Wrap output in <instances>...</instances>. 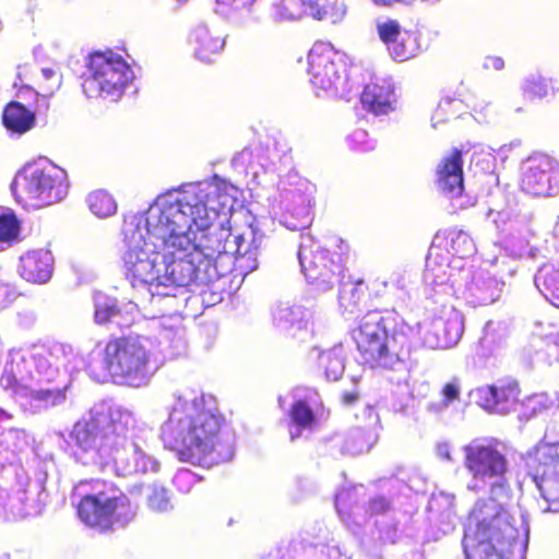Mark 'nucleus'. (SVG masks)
I'll return each mask as SVG.
<instances>
[{"label":"nucleus","mask_w":559,"mask_h":559,"mask_svg":"<svg viewBox=\"0 0 559 559\" xmlns=\"http://www.w3.org/2000/svg\"><path fill=\"white\" fill-rule=\"evenodd\" d=\"M252 3L254 2V0H250Z\"/></svg>","instance_id":"nucleus-46"},{"label":"nucleus","mask_w":559,"mask_h":559,"mask_svg":"<svg viewBox=\"0 0 559 559\" xmlns=\"http://www.w3.org/2000/svg\"><path fill=\"white\" fill-rule=\"evenodd\" d=\"M69 188L67 171L51 162L25 166L14 181L17 201L24 206L36 209L62 201Z\"/></svg>","instance_id":"nucleus-6"},{"label":"nucleus","mask_w":559,"mask_h":559,"mask_svg":"<svg viewBox=\"0 0 559 559\" xmlns=\"http://www.w3.org/2000/svg\"><path fill=\"white\" fill-rule=\"evenodd\" d=\"M152 360L148 342L141 335L111 337L103 352V364L108 373L117 383L133 388L147 382Z\"/></svg>","instance_id":"nucleus-5"},{"label":"nucleus","mask_w":559,"mask_h":559,"mask_svg":"<svg viewBox=\"0 0 559 559\" xmlns=\"http://www.w3.org/2000/svg\"><path fill=\"white\" fill-rule=\"evenodd\" d=\"M299 261L308 283L320 290L333 288L336 283H340L344 272L341 255L325 249H318L309 253L300 251Z\"/></svg>","instance_id":"nucleus-11"},{"label":"nucleus","mask_w":559,"mask_h":559,"mask_svg":"<svg viewBox=\"0 0 559 559\" xmlns=\"http://www.w3.org/2000/svg\"><path fill=\"white\" fill-rule=\"evenodd\" d=\"M52 257L48 250L28 251L20 258V274L31 283H45L52 273Z\"/></svg>","instance_id":"nucleus-20"},{"label":"nucleus","mask_w":559,"mask_h":559,"mask_svg":"<svg viewBox=\"0 0 559 559\" xmlns=\"http://www.w3.org/2000/svg\"><path fill=\"white\" fill-rule=\"evenodd\" d=\"M90 210L98 217H107L116 213L117 203L112 195L105 190H96L87 198Z\"/></svg>","instance_id":"nucleus-27"},{"label":"nucleus","mask_w":559,"mask_h":559,"mask_svg":"<svg viewBox=\"0 0 559 559\" xmlns=\"http://www.w3.org/2000/svg\"><path fill=\"white\" fill-rule=\"evenodd\" d=\"M103 432L97 417H92L88 420L78 421L72 431L71 439L83 451H88L96 447L106 445L103 442Z\"/></svg>","instance_id":"nucleus-23"},{"label":"nucleus","mask_w":559,"mask_h":559,"mask_svg":"<svg viewBox=\"0 0 559 559\" xmlns=\"http://www.w3.org/2000/svg\"><path fill=\"white\" fill-rule=\"evenodd\" d=\"M88 485L93 492L85 493L76 504V515L87 527L99 533L111 532L118 522L128 523L135 512L124 495H108L106 481L81 480L76 487Z\"/></svg>","instance_id":"nucleus-7"},{"label":"nucleus","mask_w":559,"mask_h":559,"mask_svg":"<svg viewBox=\"0 0 559 559\" xmlns=\"http://www.w3.org/2000/svg\"><path fill=\"white\" fill-rule=\"evenodd\" d=\"M540 293L555 307L559 308V270L544 266L536 277Z\"/></svg>","instance_id":"nucleus-25"},{"label":"nucleus","mask_w":559,"mask_h":559,"mask_svg":"<svg viewBox=\"0 0 559 559\" xmlns=\"http://www.w3.org/2000/svg\"><path fill=\"white\" fill-rule=\"evenodd\" d=\"M463 464L475 480H495L490 486V496L499 502V498L510 499L512 489L507 479L509 463L500 450L498 440L493 438H476L463 447Z\"/></svg>","instance_id":"nucleus-8"},{"label":"nucleus","mask_w":559,"mask_h":559,"mask_svg":"<svg viewBox=\"0 0 559 559\" xmlns=\"http://www.w3.org/2000/svg\"><path fill=\"white\" fill-rule=\"evenodd\" d=\"M519 538V528L506 502H476L464 534L467 559H509L506 552Z\"/></svg>","instance_id":"nucleus-4"},{"label":"nucleus","mask_w":559,"mask_h":559,"mask_svg":"<svg viewBox=\"0 0 559 559\" xmlns=\"http://www.w3.org/2000/svg\"><path fill=\"white\" fill-rule=\"evenodd\" d=\"M537 455L538 487L545 500L559 510V441L544 444Z\"/></svg>","instance_id":"nucleus-13"},{"label":"nucleus","mask_w":559,"mask_h":559,"mask_svg":"<svg viewBox=\"0 0 559 559\" xmlns=\"http://www.w3.org/2000/svg\"><path fill=\"white\" fill-rule=\"evenodd\" d=\"M0 559H12L10 556H3Z\"/></svg>","instance_id":"nucleus-45"},{"label":"nucleus","mask_w":559,"mask_h":559,"mask_svg":"<svg viewBox=\"0 0 559 559\" xmlns=\"http://www.w3.org/2000/svg\"><path fill=\"white\" fill-rule=\"evenodd\" d=\"M344 55L324 41L313 44L308 52V74L318 93H336L346 83Z\"/></svg>","instance_id":"nucleus-10"},{"label":"nucleus","mask_w":559,"mask_h":559,"mask_svg":"<svg viewBox=\"0 0 559 559\" xmlns=\"http://www.w3.org/2000/svg\"><path fill=\"white\" fill-rule=\"evenodd\" d=\"M20 222L13 212L0 213V242H12L19 237Z\"/></svg>","instance_id":"nucleus-29"},{"label":"nucleus","mask_w":559,"mask_h":559,"mask_svg":"<svg viewBox=\"0 0 559 559\" xmlns=\"http://www.w3.org/2000/svg\"><path fill=\"white\" fill-rule=\"evenodd\" d=\"M377 4L381 5H392L394 3L400 2V0H373Z\"/></svg>","instance_id":"nucleus-42"},{"label":"nucleus","mask_w":559,"mask_h":559,"mask_svg":"<svg viewBox=\"0 0 559 559\" xmlns=\"http://www.w3.org/2000/svg\"><path fill=\"white\" fill-rule=\"evenodd\" d=\"M102 429L103 442L114 445L118 439H126L129 431L135 427V420L128 411L116 408L108 414L97 417Z\"/></svg>","instance_id":"nucleus-19"},{"label":"nucleus","mask_w":559,"mask_h":559,"mask_svg":"<svg viewBox=\"0 0 559 559\" xmlns=\"http://www.w3.org/2000/svg\"><path fill=\"white\" fill-rule=\"evenodd\" d=\"M390 510V502L382 496L374 497L369 500L367 507V513L369 515L384 514Z\"/></svg>","instance_id":"nucleus-37"},{"label":"nucleus","mask_w":559,"mask_h":559,"mask_svg":"<svg viewBox=\"0 0 559 559\" xmlns=\"http://www.w3.org/2000/svg\"><path fill=\"white\" fill-rule=\"evenodd\" d=\"M359 399V393L357 391H346L342 394V402L346 405L354 404Z\"/></svg>","instance_id":"nucleus-40"},{"label":"nucleus","mask_w":559,"mask_h":559,"mask_svg":"<svg viewBox=\"0 0 559 559\" xmlns=\"http://www.w3.org/2000/svg\"><path fill=\"white\" fill-rule=\"evenodd\" d=\"M484 68L486 70L501 71L504 68V61L499 56H488L485 58Z\"/></svg>","instance_id":"nucleus-39"},{"label":"nucleus","mask_w":559,"mask_h":559,"mask_svg":"<svg viewBox=\"0 0 559 559\" xmlns=\"http://www.w3.org/2000/svg\"><path fill=\"white\" fill-rule=\"evenodd\" d=\"M195 57L205 63L214 62L223 52L225 38L217 29L205 25L194 27L189 34Z\"/></svg>","instance_id":"nucleus-17"},{"label":"nucleus","mask_w":559,"mask_h":559,"mask_svg":"<svg viewBox=\"0 0 559 559\" xmlns=\"http://www.w3.org/2000/svg\"><path fill=\"white\" fill-rule=\"evenodd\" d=\"M350 337L364 368L393 370L409 357L415 331L394 309H373L352 329Z\"/></svg>","instance_id":"nucleus-3"},{"label":"nucleus","mask_w":559,"mask_h":559,"mask_svg":"<svg viewBox=\"0 0 559 559\" xmlns=\"http://www.w3.org/2000/svg\"><path fill=\"white\" fill-rule=\"evenodd\" d=\"M442 457L447 459V460H451V456H450V453L449 451L447 450L444 453H441L440 454Z\"/></svg>","instance_id":"nucleus-43"},{"label":"nucleus","mask_w":559,"mask_h":559,"mask_svg":"<svg viewBox=\"0 0 559 559\" xmlns=\"http://www.w3.org/2000/svg\"><path fill=\"white\" fill-rule=\"evenodd\" d=\"M132 69L127 61L112 51L90 53L82 90L88 98L118 99L132 82Z\"/></svg>","instance_id":"nucleus-9"},{"label":"nucleus","mask_w":559,"mask_h":559,"mask_svg":"<svg viewBox=\"0 0 559 559\" xmlns=\"http://www.w3.org/2000/svg\"><path fill=\"white\" fill-rule=\"evenodd\" d=\"M214 188L186 193L176 201L153 204L146 212L147 238L124 253V273L133 287L155 297H175L174 289L207 285L225 274L224 257H243V237L214 226Z\"/></svg>","instance_id":"nucleus-1"},{"label":"nucleus","mask_w":559,"mask_h":559,"mask_svg":"<svg viewBox=\"0 0 559 559\" xmlns=\"http://www.w3.org/2000/svg\"><path fill=\"white\" fill-rule=\"evenodd\" d=\"M555 168V160L547 155L530 158L522 177L523 190L533 195L546 194L550 189L551 173Z\"/></svg>","instance_id":"nucleus-16"},{"label":"nucleus","mask_w":559,"mask_h":559,"mask_svg":"<svg viewBox=\"0 0 559 559\" xmlns=\"http://www.w3.org/2000/svg\"><path fill=\"white\" fill-rule=\"evenodd\" d=\"M119 312V309L114 305H98L94 311L95 322L98 324L108 323L112 317H115Z\"/></svg>","instance_id":"nucleus-35"},{"label":"nucleus","mask_w":559,"mask_h":559,"mask_svg":"<svg viewBox=\"0 0 559 559\" xmlns=\"http://www.w3.org/2000/svg\"><path fill=\"white\" fill-rule=\"evenodd\" d=\"M298 436H299V433H297V435H293V433H292V435H290V439H292V440H294V439H296Z\"/></svg>","instance_id":"nucleus-44"},{"label":"nucleus","mask_w":559,"mask_h":559,"mask_svg":"<svg viewBox=\"0 0 559 559\" xmlns=\"http://www.w3.org/2000/svg\"><path fill=\"white\" fill-rule=\"evenodd\" d=\"M362 107L374 115H385L393 109V88L382 82L368 83L360 95Z\"/></svg>","instance_id":"nucleus-21"},{"label":"nucleus","mask_w":559,"mask_h":559,"mask_svg":"<svg viewBox=\"0 0 559 559\" xmlns=\"http://www.w3.org/2000/svg\"><path fill=\"white\" fill-rule=\"evenodd\" d=\"M480 405L498 414H507L515 408L520 401V388L515 380H498L477 390Z\"/></svg>","instance_id":"nucleus-14"},{"label":"nucleus","mask_w":559,"mask_h":559,"mask_svg":"<svg viewBox=\"0 0 559 559\" xmlns=\"http://www.w3.org/2000/svg\"><path fill=\"white\" fill-rule=\"evenodd\" d=\"M372 299L371 286L364 278L349 277L345 282L340 281L337 301L343 313L354 314L368 306Z\"/></svg>","instance_id":"nucleus-18"},{"label":"nucleus","mask_w":559,"mask_h":559,"mask_svg":"<svg viewBox=\"0 0 559 559\" xmlns=\"http://www.w3.org/2000/svg\"><path fill=\"white\" fill-rule=\"evenodd\" d=\"M147 504L155 512H165L171 508L170 497L163 487H153L147 497Z\"/></svg>","instance_id":"nucleus-32"},{"label":"nucleus","mask_w":559,"mask_h":559,"mask_svg":"<svg viewBox=\"0 0 559 559\" xmlns=\"http://www.w3.org/2000/svg\"><path fill=\"white\" fill-rule=\"evenodd\" d=\"M310 14L317 20H322L325 16L326 12L322 8H317L314 11L311 10Z\"/></svg>","instance_id":"nucleus-41"},{"label":"nucleus","mask_w":559,"mask_h":559,"mask_svg":"<svg viewBox=\"0 0 559 559\" xmlns=\"http://www.w3.org/2000/svg\"><path fill=\"white\" fill-rule=\"evenodd\" d=\"M50 356L51 350L46 346H34L31 354V358L39 371H48L51 368L49 364Z\"/></svg>","instance_id":"nucleus-34"},{"label":"nucleus","mask_w":559,"mask_h":559,"mask_svg":"<svg viewBox=\"0 0 559 559\" xmlns=\"http://www.w3.org/2000/svg\"><path fill=\"white\" fill-rule=\"evenodd\" d=\"M335 508L342 516H348L352 507L356 503L355 491L352 489H342L335 496Z\"/></svg>","instance_id":"nucleus-33"},{"label":"nucleus","mask_w":559,"mask_h":559,"mask_svg":"<svg viewBox=\"0 0 559 559\" xmlns=\"http://www.w3.org/2000/svg\"><path fill=\"white\" fill-rule=\"evenodd\" d=\"M162 437L180 462L193 466L210 468L234 455V433L226 418L218 411L205 407L202 399L175 411Z\"/></svg>","instance_id":"nucleus-2"},{"label":"nucleus","mask_w":559,"mask_h":559,"mask_svg":"<svg viewBox=\"0 0 559 559\" xmlns=\"http://www.w3.org/2000/svg\"><path fill=\"white\" fill-rule=\"evenodd\" d=\"M320 367L323 369L328 380L336 381L345 370V362L340 353L328 350L320 355Z\"/></svg>","instance_id":"nucleus-28"},{"label":"nucleus","mask_w":559,"mask_h":559,"mask_svg":"<svg viewBox=\"0 0 559 559\" xmlns=\"http://www.w3.org/2000/svg\"><path fill=\"white\" fill-rule=\"evenodd\" d=\"M442 405L448 407L460 397V386L456 382H448L441 389Z\"/></svg>","instance_id":"nucleus-36"},{"label":"nucleus","mask_w":559,"mask_h":559,"mask_svg":"<svg viewBox=\"0 0 559 559\" xmlns=\"http://www.w3.org/2000/svg\"><path fill=\"white\" fill-rule=\"evenodd\" d=\"M288 416L299 431L312 429L316 424L314 412L305 400L295 401L290 405Z\"/></svg>","instance_id":"nucleus-26"},{"label":"nucleus","mask_w":559,"mask_h":559,"mask_svg":"<svg viewBox=\"0 0 559 559\" xmlns=\"http://www.w3.org/2000/svg\"><path fill=\"white\" fill-rule=\"evenodd\" d=\"M0 386L12 395H26L31 390L22 376L21 364L7 366L0 374Z\"/></svg>","instance_id":"nucleus-24"},{"label":"nucleus","mask_w":559,"mask_h":559,"mask_svg":"<svg viewBox=\"0 0 559 559\" xmlns=\"http://www.w3.org/2000/svg\"><path fill=\"white\" fill-rule=\"evenodd\" d=\"M377 34L390 57L396 62L408 61L421 50L419 34L405 29L394 19H386L376 25Z\"/></svg>","instance_id":"nucleus-12"},{"label":"nucleus","mask_w":559,"mask_h":559,"mask_svg":"<svg viewBox=\"0 0 559 559\" xmlns=\"http://www.w3.org/2000/svg\"><path fill=\"white\" fill-rule=\"evenodd\" d=\"M441 333L444 338V346H452L459 342L463 334V323L455 318H449L442 323Z\"/></svg>","instance_id":"nucleus-31"},{"label":"nucleus","mask_w":559,"mask_h":559,"mask_svg":"<svg viewBox=\"0 0 559 559\" xmlns=\"http://www.w3.org/2000/svg\"><path fill=\"white\" fill-rule=\"evenodd\" d=\"M2 123L11 133L24 134L36 124V115L19 102H10L2 111Z\"/></svg>","instance_id":"nucleus-22"},{"label":"nucleus","mask_w":559,"mask_h":559,"mask_svg":"<svg viewBox=\"0 0 559 559\" xmlns=\"http://www.w3.org/2000/svg\"><path fill=\"white\" fill-rule=\"evenodd\" d=\"M29 395L34 401L43 402L46 406H55L66 400V391L61 388L31 390Z\"/></svg>","instance_id":"nucleus-30"},{"label":"nucleus","mask_w":559,"mask_h":559,"mask_svg":"<svg viewBox=\"0 0 559 559\" xmlns=\"http://www.w3.org/2000/svg\"><path fill=\"white\" fill-rule=\"evenodd\" d=\"M250 0H216L217 11L227 13L229 11H237L251 5Z\"/></svg>","instance_id":"nucleus-38"},{"label":"nucleus","mask_w":559,"mask_h":559,"mask_svg":"<svg viewBox=\"0 0 559 559\" xmlns=\"http://www.w3.org/2000/svg\"><path fill=\"white\" fill-rule=\"evenodd\" d=\"M436 183L443 193L457 198L464 191L463 152L453 148L436 169Z\"/></svg>","instance_id":"nucleus-15"}]
</instances>
